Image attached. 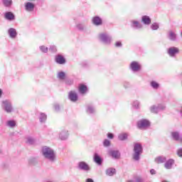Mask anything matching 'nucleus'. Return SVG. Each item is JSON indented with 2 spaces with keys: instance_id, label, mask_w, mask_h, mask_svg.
<instances>
[{
  "instance_id": "f257e3e1",
  "label": "nucleus",
  "mask_w": 182,
  "mask_h": 182,
  "mask_svg": "<svg viewBox=\"0 0 182 182\" xmlns=\"http://www.w3.org/2000/svg\"><path fill=\"white\" fill-rule=\"evenodd\" d=\"M41 151L43 157L46 158V160H48V161L51 163L56 161V154L52 148L44 146L42 147Z\"/></svg>"
},
{
  "instance_id": "39448f33",
  "label": "nucleus",
  "mask_w": 182,
  "mask_h": 182,
  "mask_svg": "<svg viewBox=\"0 0 182 182\" xmlns=\"http://www.w3.org/2000/svg\"><path fill=\"white\" fill-rule=\"evenodd\" d=\"M77 168L82 171H89L90 170V166H89V164H86L85 161H80L77 164Z\"/></svg>"
},
{
  "instance_id": "72a5a7b5",
  "label": "nucleus",
  "mask_w": 182,
  "mask_h": 182,
  "mask_svg": "<svg viewBox=\"0 0 182 182\" xmlns=\"http://www.w3.org/2000/svg\"><path fill=\"white\" fill-rule=\"evenodd\" d=\"M3 4L4 6L9 7L12 5V0H3Z\"/></svg>"
},
{
  "instance_id": "6ab92c4d",
  "label": "nucleus",
  "mask_w": 182,
  "mask_h": 182,
  "mask_svg": "<svg viewBox=\"0 0 182 182\" xmlns=\"http://www.w3.org/2000/svg\"><path fill=\"white\" fill-rule=\"evenodd\" d=\"M8 33L12 39H15L16 38V36L18 35V33H16V30L14 28H10L8 31Z\"/></svg>"
},
{
  "instance_id": "0eeeda50",
  "label": "nucleus",
  "mask_w": 182,
  "mask_h": 182,
  "mask_svg": "<svg viewBox=\"0 0 182 182\" xmlns=\"http://www.w3.org/2000/svg\"><path fill=\"white\" fill-rule=\"evenodd\" d=\"M108 154L115 160H119V159H120V151H119V150L109 149L108 151Z\"/></svg>"
},
{
  "instance_id": "a18cd8bd",
  "label": "nucleus",
  "mask_w": 182,
  "mask_h": 182,
  "mask_svg": "<svg viewBox=\"0 0 182 182\" xmlns=\"http://www.w3.org/2000/svg\"><path fill=\"white\" fill-rule=\"evenodd\" d=\"M130 87V83L127 82H125L124 83V87H125V89H127V87Z\"/></svg>"
},
{
  "instance_id": "37998d69",
  "label": "nucleus",
  "mask_w": 182,
  "mask_h": 182,
  "mask_svg": "<svg viewBox=\"0 0 182 182\" xmlns=\"http://www.w3.org/2000/svg\"><path fill=\"white\" fill-rule=\"evenodd\" d=\"M115 46H116L117 48H122V42L117 41V42L115 43Z\"/></svg>"
},
{
  "instance_id": "9d476101",
  "label": "nucleus",
  "mask_w": 182,
  "mask_h": 182,
  "mask_svg": "<svg viewBox=\"0 0 182 182\" xmlns=\"http://www.w3.org/2000/svg\"><path fill=\"white\" fill-rule=\"evenodd\" d=\"M140 64L136 61H133L130 64V69L132 70V72H139L140 70Z\"/></svg>"
},
{
  "instance_id": "393cba45",
  "label": "nucleus",
  "mask_w": 182,
  "mask_h": 182,
  "mask_svg": "<svg viewBox=\"0 0 182 182\" xmlns=\"http://www.w3.org/2000/svg\"><path fill=\"white\" fill-rule=\"evenodd\" d=\"M129 137V134L127 133H122L118 135V139L121 141H124V140H127V138Z\"/></svg>"
},
{
  "instance_id": "f03ea898",
  "label": "nucleus",
  "mask_w": 182,
  "mask_h": 182,
  "mask_svg": "<svg viewBox=\"0 0 182 182\" xmlns=\"http://www.w3.org/2000/svg\"><path fill=\"white\" fill-rule=\"evenodd\" d=\"M143 153V146L140 144H134V154L132 155L133 159L135 161L140 160V154Z\"/></svg>"
},
{
  "instance_id": "4c0bfd02",
  "label": "nucleus",
  "mask_w": 182,
  "mask_h": 182,
  "mask_svg": "<svg viewBox=\"0 0 182 182\" xmlns=\"http://www.w3.org/2000/svg\"><path fill=\"white\" fill-rule=\"evenodd\" d=\"M104 147H109L110 146V141L109 139H105L103 141Z\"/></svg>"
},
{
  "instance_id": "f704fd0d",
  "label": "nucleus",
  "mask_w": 182,
  "mask_h": 182,
  "mask_svg": "<svg viewBox=\"0 0 182 182\" xmlns=\"http://www.w3.org/2000/svg\"><path fill=\"white\" fill-rule=\"evenodd\" d=\"M7 126H9V127H15V126H16V123L15 121L10 120L8 121Z\"/></svg>"
},
{
  "instance_id": "c03bdc74",
  "label": "nucleus",
  "mask_w": 182,
  "mask_h": 182,
  "mask_svg": "<svg viewBox=\"0 0 182 182\" xmlns=\"http://www.w3.org/2000/svg\"><path fill=\"white\" fill-rule=\"evenodd\" d=\"M177 154L179 157H182V149H179L177 151Z\"/></svg>"
},
{
  "instance_id": "412c9836",
  "label": "nucleus",
  "mask_w": 182,
  "mask_h": 182,
  "mask_svg": "<svg viewBox=\"0 0 182 182\" xmlns=\"http://www.w3.org/2000/svg\"><path fill=\"white\" fill-rule=\"evenodd\" d=\"M25 9L28 12H32V11L35 9V4L31 2H27L25 5Z\"/></svg>"
},
{
  "instance_id": "2f4dec72",
  "label": "nucleus",
  "mask_w": 182,
  "mask_h": 182,
  "mask_svg": "<svg viewBox=\"0 0 182 182\" xmlns=\"http://www.w3.org/2000/svg\"><path fill=\"white\" fill-rule=\"evenodd\" d=\"M66 76V74L64 72H60L58 73V77L60 79V80H65V77Z\"/></svg>"
},
{
  "instance_id": "c9c22d12",
  "label": "nucleus",
  "mask_w": 182,
  "mask_h": 182,
  "mask_svg": "<svg viewBox=\"0 0 182 182\" xmlns=\"http://www.w3.org/2000/svg\"><path fill=\"white\" fill-rule=\"evenodd\" d=\"M151 87H153L154 89H159V87L160 86L159 85V83H157L156 81H152L151 82Z\"/></svg>"
},
{
  "instance_id": "dca6fc26",
  "label": "nucleus",
  "mask_w": 182,
  "mask_h": 182,
  "mask_svg": "<svg viewBox=\"0 0 182 182\" xmlns=\"http://www.w3.org/2000/svg\"><path fill=\"white\" fill-rule=\"evenodd\" d=\"M173 164H174V160L171 159L165 162L164 167L166 170H171L173 168Z\"/></svg>"
},
{
  "instance_id": "de8ad7c7",
  "label": "nucleus",
  "mask_w": 182,
  "mask_h": 182,
  "mask_svg": "<svg viewBox=\"0 0 182 182\" xmlns=\"http://www.w3.org/2000/svg\"><path fill=\"white\" fill-rule=\"evenodd\" d=\"M54 107H55V110H56L57 112L59 111L60 107H59L58 105H55L54 106Z\"/></svg>"
},
{
  "instance_id": "09e8293b",
  "label": "nucleus",
  "mask_w": 182,
  "mask_h": 182,
  "mask_svg": "<svg viewBox=\"0 0 182 182\" xmlns=\"http://www.w3.org/2000/svg\"><path fill=\"white\" fill-rule=\"evenodd\" d=\"M150 173H151V174H156V170H154V169H151L150 170Z\"/></svg>"
},
{
  "instance_id": "f3484780",
  "label": "nucleus",
  "mask_w": 182,
  "mask_h": 182,
  "mask_svg": "<svg viewBox=\"0 0 182 182\" xmlns=\"http://www.w3.org/2000/svg\"><path fill=\"white\" fill-rule=\"evenodd\" d=\"M92 23L95 25V26H100L103 23L102 18L99 16L93 17Z\"/></svg>"
},
{
  "instance_id": "423d86ee",
  "label": "nucleus",
  "mask_w": 182,
  "mask_h": 182,
  "mask_svg": "<svg viewBox=\"0 0 182 182\" xmlns=\"http://www.w3.org/2000/svg\"><path fill=\"white\" fill-rule=\"evenodd\" d=\"M138 129H146L150 126V122L147 119H141L137 122Z\"/></svg>"
},
{
  "instance_id": "b1692460",
  "label": "nucleus",
  "mask_w": 182,
  "mask_h": 182,
  "mask_svg": "<svg viewBox=\"0 0 182 182\" xmlns=\"http://www.w3.org/2000/svg\"><path fill=\"white\" fill-rule=\"evenodd\" d=\"M26 139L27 144H29L30 146H33L36 144V140L32 136H28Z\"/></svg>"
},
{
  "instance_id": "79ce46f5",
  "label": "nucleus",
  "mask_w": 182,
  "mask_h": 182,
  "mask_svg": "<svg viewBox=\"0 0 182 182\" xmlns=\"http://www.w3.org/2000/svg\"><path fill=\"white\" fill-rule=\"evenodd\" d=\"M135 181H136V182H144V180H143V179L141 178V177L138 176V177L136 178Z\"/></svg>"
},
{
  "instance_id": "a878e982",
  "label": "nucleus",
  "mask_w": 182,
  "mask_h": 182,
  "mask_svg": "<svg viewBox=\"0 0 182 182\" xmlns=\"http://www.w3.org/2000/svg\"><path fill=\"white\" fill-rule=\"evenodd\" d=\"M78 90L81 95H85L87 92V87L85 85H80Z\"/></svg>"
},
{
  "instance_id": "c756f323",
  "label": "nucleus",
  "mask_w": 182,
  "mask_h": 182,
  "mask_svg": "<svg viewBox=\"0 0 182 182\" xmlns=\"http://www.w3.org/2000/svg\"><path fill=\"white\" fill-rule=\"evenodd\" d=\"M132 26V28H135V29H140L142 27L141 24L137 21H133Z\"/></svg>"
},
{
  "instance_id": "5701e85b",
  "label": "nucleus",
  "mask_w": 182,
  "mask_h": 182,
  "mask_svg": "<svg viewBox=\"0 0 182 182\" xmlns=\"http://www.w3.org/2000/svg\"><path fill=\"white\" fill-rule=\"evenodd\" d=\"M141 21L144 25H150L151 23V19L149 16H143L141 18Z\"/></svg>"
},
{
  "instance_id": "8fccbe9b",
  "label": "nucleus",
  "mask_w": 182,
  "mask_h": 182,
  "mask_svg": "<svg viewBox=\"0 0 182 182\" xmlns=\"http://www.w3.org/2000/svg\"><path fill=\"white\" fill-rule=\"evenodd\" d=\"M86 182H95L92 178H87Z\"/></svg>"
},
{
  "instance_id": "1a4fd4ad",
  "label": "nucleus",
  "mask_w": 182,
  "mask_h": 182,
  "mask_svg": "<svg viewBox=\"0 0 182 182\" xmlns=\"http://www.w3.org/2000/svg\"><path fill=\"white\" fill-rule=\"evenodd\" d=\"M166 107L163 105H159L158 106L154 105L151 107L150 110L151 113H159L161 110H164Z\"/></svg>"
},
{
  "instance_id": "7ed1b4c3",
  "label": "nucleus",
  "mask_w": 182,
  "mask_h": 182,
  "mask_svg": "<svg viewBox=\"0 0 182 182\" xmlns=\"http://www.w3.org/2000/svg\"><path fill=\"white\" fill-rule=\"evenodd\" d=\"M2 108L6 113H12L14 112V107H12V102L11 101L6 100L2 101Z\"/></svg>"
},
{
  "instance_id": "58836bf2",
  "label": "nucleus",
  "mask_w": 182,
  "mask_h": 182,
  "mask_svg": "<svg viewBox=\"0 0 182 182\" xmlns=\"http://www.w3.org/2000/svg\"><path fill=\"white\" fill-rule=\"evenodd\" d=\"M40 50H41V52H43V53H47L48 48L45 46H40Z\"/></svg>"
},
{
  "instance_id": "a211bd4d",
  "label": "nucleus",
  "mask_w": 182,
  "mask_h": 182,
  "mask_svg": "<svg viewBox=\"0 0 182 182\" xmlns=\"http://www.w3.org/2000/svg\"><path fill=\"white\" fill-rule=\"evenodd\" d=\"M168 38L169 41L176 42V41H177V34L174 33L173 31H170L168 34Z\"/></svg>"
},
{
  "instance_id": "cd10ccee",
  "label": "nucleus",
  "mask_w": 182,
  "mask_h": 182,
  "mask_svg": "<svg viewBox=\"0 0 182 182\" xmlns=\"http://www.w3.org/2000/svg\"><path fill=\"white\" fill-rule=\"evenodd\" d=\"M106 174L107 176H114V174H116V169L113 168H109L106 171Z\"/></svg>"
},
{
  "instance_id": "e433bc0d",
  "label": "nucleus",
  "mask_w": 182,
  "mask_h": 182,
  "mask_svg": "<svg viewBox=\"0 0 182 182\" xmlns=\"http://www.w3.org/2000/svg\"><path fill=\"white\" fill-rule=\"evenodd\" d=\"M151 28L152 31H157L159 29V24L157 23H154L151 26Z\"/></svg>"
},
{
  "instance_id": "4be33fe9",
  "label": "nucleus",
  "mask_w": 182,
  "mask_h": 182,
  "mask_svg": "<svg viewBox=\"0 0 182 182\" xmlns=\"http://www.w3.org/2000/svg\"><path fill=\"white\" fill-rule=\"evenodd\" d=\"M94 161L97 163L98 166H102V163H103V160L102 159L100 156H99V154H95L94 155Z\"/></svg>"
},
{
  "instance_id": "4468645a",
  "label": "nucleus",
  "mask_w": 182,
  "mask_h": 182,
  "mask_svg": "<svg viewBox=\"0 0 182 182\" xmlns=\"http://www.w3.org/2000/svg\"><path fill=\"white\" fill-rule=\"evenodd\" d=\"M171 137L173 140H175V141H181V143L182 142V138L180 136V133L177 132H171Z\"/></svg>"
},
{
  "instance_id": "6e6552de",
  "label": "nucleus",
  "mask_w": 182,
  "mask_h": 182,
  "mask_svg": "<svg viewBox=\"0 0 182 182\" xmlns=\"http://www.w3.org/2000/svg\"><path fill=\"white\" fill-rule=\"evenodd\" d=\"M180 50L176 47H171L168 49V55L171 56V58H174L177 53H179Z\"/></svg>"
},
{
  "instance_id": "49530a36",
  "label": "nucleus",
  "mask_w": 182,
  "mask_h": 182,
  "mask_svg": "<svg viewBox=\"0 0 182 182\" xmlns=\"http://www.w3.org/2000/svg\"><path fill=\"white\" fill-rule=\"evenodd\" d=\"M113 137H114V136L113 135V134H112V133H108V134H107V138H108V139H113Z\"/></svg>"
},
{
  "instance_id": "aec40b11",
  "label": "nucleus",
  "mask_w": 182,
  "mask_h": 182,
  "mask_svg": "<svg viewBox=\"0 0 182 182\" xmlns=\"http://www.w3.org/2000/svg\"><path fill=\"white\" fill-rule=\"evenodd\" d=\"M166 161H167V158L164 156H160L155 159V162L157 164H161L162 163H166Z\"/></svg>"
},
{
  "instance_id": "bb28decb",
  "label": "nucleus",
  "mask_w": 182,
  "mask_h": 182,
  "mask_svg": "<svg viewBox=\"0 0 182 182\" xmlns=\"http://www.w3.org/2000/svg\"><path fill=\"white\" fill-rule=\"evenodd\" d=\"M46 119H48V116L46 115V114L41 112L39 116L40 122L45 123V122H46Z\"/></svg>"
},
{
  "instance_id": "20e7f679",
  "label": "nucleus",
  "mask_w": 182,
  "mask_h": 182,
  "mask_svg": "<svg viewBox=\"0 0 182 182\" xmlns=\"http://www.w3.org/2000/svg\"><path fill=\"white\" fill-rule=\"evenodd\" d=\"M98 38L105 45H109L112 42V37L106 33L100 34Z\"/></svg>"
},
{
  "instance_id": "3c124183",
  "label": "nucleus",
  "mask_w": 182,
  "mask_h": 182,
  "mask_svg": "<svg viewBox=\"0 0 182 182\" xmlns=\"http://www.w3.org/2000/svg\"><path fill=\"white\" fill-rule=\"evenodd\" d=\"M2 96V90L0 89V97Z\"/></svg>"
},
{
  "instance_id": "a19ab883",
  "label": "nucleus",
  "mask_w": 182,
  "mask_h": 182,
  "mask_svg": "<svg viewBox=\"0 0 182 182\" xmlns=\"http://www.w3.org/2000/svg\"><path fill=\"white\" fill-rule=\"evenodd\" d=\"M49 50H50V52H53V53L56 52V50H57L56 46H50L49 48Z\"/></svg>"
},
{
  "instance_id": "c85d7f7f",
  "label": "nucleus",
  "mask_w": 182,
  "mask_h": 182,
  "mask_svg": "<svg viewBox=\"0 0 182 182\" xmlns=\"http://www.w3.org/2000/svg\"><path fill=\"white\" fill-rule=\"evenodd\" d=\"M96 110L95 109V107L92 105H88L87 107V113L89 114H93V113H95Z\"/></svg>"
},
{
  "instance_id": "603ef678",
  "label": "nucleus",
  "mask_w": 182,
  "mask_h": 182,
  "mask_svg": "<svg viewBox=\"0 0 182 182\" xmlns=\"http://www.w3.org/2000/svg\"><path fill=\"white\" fill-rule=\"evenodd\" d=\"M46 182H55V181H46Z\"/></svg>"
},
{
  "instance_id": "9b49d317",
  "label": "nucleus",
  "mask_w": 182,
  "mask_h": 182,
  "mask_svg": "<svg viewBox=\"0 0 182 182\" xmlns=\"http://www.w3.org/2000/svg\"><path fill=\"white\" fill-rule=\"evenodd\" d=\"M55 62L58 65H65L66 63V59L62 55L58 54L55 56Z\"/></svg>"
},
{
  "instance_id": "ddd939ff",
  "label": "nucleus",
  "mask_w": 182,
  "mask_h": 182,
  "mask_svg": "<svg viewBox=\"0 0 182 182\" xmlns=\"http://www.w3.org/2000/svg\"><path fill=\"white\" fill-rule=\"evenodd\" d=\"M59 137L60 140H66L69 137V132L66 129H63L60 132Z\"/></svg>"
},
{
  "instance_id": "473e14b6",
  "label": "nucleus",
  "mask_w": 182,
  "mask_h": 182,
  "mask_svg": "<svg viewBox=\"0 0 182 182\" xmlns=\"http://www.w3.org/2000/svg\"><path fill=\"white\" fill-rule=\"evenodd\" d=\"M76 28H77V29H78V31H85V24H83V23H77L76 25Z\"/></svg>"
},
{
  "instance_id": "ea45409f",
  "label": "nucleus",
  "mask_w": 182,
  "mask_h": 182,
  "mask_svg": "<svg viewBox=\"0 0 182 182\" xmlns=\"http://www.w3.org/2000/svg\"><path fill=\"white\" fill-rule=\"evenodd\" d=\"M139 101H134V102H133L132 106H133V107H134L135 109H139Z\"/></svg>"
},
{
  "instance_id": "7c9ffc66",
  "label": "nucleus",
  "mask_w": 182,
  "mask_h": 182,
  "mask_svg": "<svg viewBox=\"0 0 182 182\" xmlns=\"http://www.w3.org/2000/svg\"><path fill=\"white\" fill-rule=\"evenodd\" d=\"M28 164L31 166H36L38 164V159L36 158H31L28 160Z\"/></svg>"
},
{
  "instance_id": "f8f14e48",
  "label": "nucleus",
  "mask_w": 182,
  "mask_h": 182,
  "mask_svg": "<svg viewBox=\"0 0 182 182\" xmlns=\"http://www.w3.org/2000/svg\"><path fill=\"white\" fill-rule=\"evenodd\" d=\"M68 98L71 102H77V93H76L75 91H70L68 94Z\"/></svg>"
},
{
  "instance_id": "2eb2a0df",
  "label": "nucleus",
  "mask_w": 182,
  "mask_h": 182,
  "mask_svg": "<svg viewBox=\"0 0 182 182\" xmlns=\"http://www.w3.org/2000/svg\"><path fill=\"white\" fill-rule=\"evenodd\" d=\"M4 18L7 21H15V15L11 11H7L4 14Z\"/></svg>"
}]
</instances>
